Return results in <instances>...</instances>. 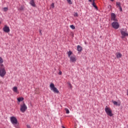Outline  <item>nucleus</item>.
Wrapping results in <instances>:
<instances>
[{
    "instance_id": "f257e3e1",
    "label": "nucleus",
    "mask_w": 128,
    "mask_h": 128,
    "mask_svg": "<svg viewBox=\"0 0 128 128\" xmlns=\"http://www.w3.org/2000/svg\"><path fill=\"white\" fill-rule=\"evenodd\" d=\"M6 68H4V64H0V76L1 78H4V76H6Z\"/></svg>"
},
{
    "instance_id": "c756f323",
    "label": "nucleus",
    "mask_w": 128,
    "mask_h": 128,
    "mask_svg": "<svg viewBox=\"0 0 128 128\" xmlns=\"http://www.w3.org/2000/svg\"><path fill=\"white\" fill-rule=\"evenodd\" d=\"M62 71H60L58 73V74H59L60 76H62Z\"/></svg>"
},
{
    "instance_id": "5701e85b",
    "label": "nucleus",
    "mask_w": 128,
    "mask_h": 128,
    "mask_svg": "<svg viewBox=\"0 0 128 128\" xmlns=\"http://www.w3.org/2000/svg\"><path fill=\"white\" fill-rule=\"evenodd\" d=\"M116 6H118V8H119L120 6V2H116Z\"/></svg>"
},
{
    "instance_id": "423d86ee",
    "label": "nucleus",
    "mask_w": 128,
    "mask_h": 128,
    "mask_svg": "<svg viewBox=\"0 0 128 128\" xmlns=\"http://www.w3.org/2000/svg\"><path fill=\"white\" fill-rule=\"evenodd\" d=\"M112 26L114 28L115 30H118V28H120V24L118 22V21H114V22H112Z\"/></svg>"
},
{
    "instance_id": "a211bd4d",
    "label": "nucleus",
    "mask_w": 128,
    "mask_h": 128,
    "mask_svg": "<svg viewBox=\"0 0 128 128\" xmlns=\"http://www.w3.org/2000/svg\"><path fill=\"white\" fill-rule=\"evenodd\" d=\"M92 6H93L94 8H95L96 10H98V6L96 5V2H92Z\"/></svg>"
},
{
    "instance_id": "9b49d317",
    "label": "nucleus",
    "mask_w": 128,
    "mask_h": 128,
    "mask_svg": "<svg viewBox=\"0 0 128 128\" xmlns=\"http://www.w3.org/2000/svg\"><path fill=\"white\" fill-rule=\"evenodd\" d=\"M30 4L32 6H36V3H34V0H30Z\"/></svg>"
},
{
    "instance_id": "393cba45",
    "label": "nucleus",
    "mask_w": 128,
    "mask_h": 128,
    "mask_svg": "<svg viewBox=\"0 0 128 128\" xmlns=\"http://www.w3.org/2000/svg\"><path fill=\"white\" fill-rule=\"evenodd\" d=\"M74 16L76 17V18H78V12H75L74 14Z\"/></svg>"
},
{
    "instance_id": "aec40b11",
    "label": "nucleus",
    "mask_w": 128,
    "mask_h": 128,
    "mask_svg": "<svg viewBox=\"0 0 128 128\" xmlns=\"http://www.w3.org/2000/svg\"><path fill=\"white\" fill-rule=\"evenodd\" d=\"M67 0V2L69 4H72V0Z\"/></svg>"
},
{
    "instance_id": "b1692460",
    "label": "nucleus",
    "mask_w": 128,
    "mask_h": 128,
    "mask_svg": "<svg viewBox=\"0 0 128 128\" xmlns=\"http://www.w3.org/2000/svg\"><path fill=\"white\" fill-rule=\"evenodd\" d=\"M4 62V60L2 57H0V64H2Z\"/></svg>"
},
{
    "instance_id": "bb28decb",
    "label": "nucleus",
    "mask_w": 128,
    "mask_h": 128,
    "mask_svg": "<svg viewBox=\"0 0 128 128\" xmlns=\"http://www.w3.org/2000/svg\"><path fill=\"white\" fill-rule=\"evenodd\" d=\"M20 10H24V7H22V6H21L20 8Z\"/></svg>"
},
{
    "instance_id": "0eeeda50",
    "label": "nucleus",
    "mask_w": 128,
    "mask_h": 128,
    "mask_svg": "<svg viewBox=\"0 0 128 128\" xmlns=\"http://www.w3.org/2000/svg\"><path fill=\"white\" fill-rule=\"evenodd\" d=\"M26 110H28V107L24 103L22 105H20V110L22 112H24Z\"/></svg>"
},
{
    "instance_id": "a878e982",
    "label": "nucleus",
    "mask_w": 128,
    "mask_h": 128,
    "mask_svg": "<svg viewBox=\"0 0 128 128\" xmlns=\"http://www.w3.org/2000/svg\"><path fill=\"white\" fill-rule=\"evenodd\" d=\"M52 8H54V3H52L51 5Z\"/></svg>"
},
{
    "instance_id": "f8f14e48",
    "label": "nucleus",
    "mask_w": 128,
    "mask_h": 128,
    "mask_svg": "<svg viewBox=\"0 0 128 128\" xmlns=\"http://www.w3.org/2000/svg\"><path fill=\"white\" fill-rule=\"evenodd\" d=\"M77 50L78 52H82V46H80L78 45L77 46Z\"/></svg>"
},
{
    "instance_id": "1a4fd4ad",
    "label": "nucleus",
    "mask_w": 128,
    "mask_h": 128,
    "mask_svg": "<svg viewBox=\"0 0 128 128\" xmlns=\"http://www.w3.org/2000/svg\"><path fill=\"white\" fill-rule=\"evenodd\" d=\"M3 30L4 32L8 33L10 32V27H8V26L5 25L4 28H3Z\"/></svg>"
},
{
    "instance_id": "f03ea898",
    "label": "nucleus",
    "mask_w": 128,
    "mask_h": 128,
    "mask_svg": "<svg viewBox=\"0 0 128 128\" xmlns=\"http://www.w3.org/2000/svg\"><path fill=\"white\" fill-rule=\"evenodd\" d=\"M51 90H52L54 94H58L60 91L56 86H54V83H51L50 86Z\"/></svg>"
},
{
    "instance_id": "f3484780",
    "label": "nucleus",
    "mask_w": 128,
    "mask_h": 128,
    "mask_svg": "<svg viewBox=\"0 0 128 128\" xmlns=\"http://www.w3.org/2000/svg\"><path fill=\"white\" fill-rule=\"evenodd\" d=\"M113 104H114L115 106H120V104H118V102L116 101H113Z\"/></svg>"
},
{
    "instance_id": "f704fd0d",
    "label": "nucleus",
    "mask_w": 128,
    "mask_h": 128,
    "mask_svg": "<svg viewBox=\"0 0 128 128\" xmlns=\"http://www.w3.org/2000/svg\"><path fill=\"white\" fill-rule=\"evenodd\" d=\"M62 128H66L64 126H62Z\"/></svg>"
},
{
    "instance_id": "9d476101",
    "label": "nucleus",
    "mask_w": 128,
    "mask_h": 128,
    "mask_svg": "<svg viewBox=\"0 0 128 128\" xmlns=\"http://www.w3.org/2000/svg\"><path fill=\"white\" fill-rule=\"evenodd\" d=\"M70 60L72 62H76V56L74 55L70 56Z\"/></svg>"
},
{
    "instance_id": "7ed1b4c3",
    "label": "nucleus",
    "mask_w": 128,
    "mask_h": 128,
    "mask_svg": "<svg viewBox=\"0 0 128 128\" xmlns=\"http://www.w3.org/2000/svg\"><path fill=\"white\" fill-rule=\"evenodd\" d=\"M120 32L122 34V38H124L126 36H128V32H126V30H124V28H122L120 30Z\"/></svg>"
},
{
    "instance_id": "4be33fe9",
    "label": "nucleus",
    "mask_w": 128,
    "mask_h": 128,
    "mask_svg": "<svg viewBox=\"0 0 128 128\" xmlns=\"http://www.w3.org/2000/svg\"><path fill=\"white\" fill-rule=\"evenodd\" d=\"M65 110L66 112V114H70V110H68L67 108H65Z\"/></svg>"
},
{
    "instance_id": "cd10ccee",
    "label": "nucleus",
    "mask_w": 128,
    "mask_h": 128,
    "mask_svg": "<svg viewBox=\"0 0 128 128\" xmlns=\"http://www.w3.org/2000/svg\"><path fill=\"white\" fill-rule=\"evenodd\" d=\"M120 12H122V6H119Z\"/></svg>"
},
{
    "instance_id": "6e6552de",
    "label": "nucleus",
    "mask_w": 128,
    "mask_h": 128,
    "mask_svg": "<svg viewBox=\"0 0 128 128\" xmlns=\"http://www.w3.org/2000/svg\"><path fill=\"white\" fill-rule=\"evenodd\" d=\"M116 15L114 13L111 14V20H114V22H118V19H116Z\"/></svg>"
},
{
    "instance_id": "20e7f679",
    "label": "nucleus",
    "mask_w": 128,
    "mask_h": 128,
    "mask_svg": "<svg viewBox=\"0 0 128 128\" xmlns=\"http://www.w3.org/2000/svg\"><path fill=\"white\" fill-rule=\"evenodd\" d=\"M105 112L106 114L109 116H114V114H112V110L109 108H108V106H106L105 108Z\"/></svg>"
},
{
    "instance_id": "6ab92c4d",
    "label": "nucleus",
    "mask_w": 128,
    "mask_h": 128,
    "mask_svg": "<svg viewBox=\"0 0 128 128\" xmlns=\"http://www.w3.org/2000/svg\"><path fill=\"white\" fill-rule=\"evenodd\" d=\"M68 86L70 88H72V84H70V82H68Z\"/></svg>"
},
{
    "instance_id": "ddd939ff",
    "label": "nucleus",
    "mask_w": 128,
    "mask_h": 128,
    "mask_svg": "<svg viewBox=\"0 0 128 128\" xmlns=\"http://www.w3.org/2000/svg\"><path fill=\"white\" fill-rule=\"evenodd\" d=\"M116 56L117 58H122V54H120V52H118L116 54Z\"/></svg>"
},
{
    "instance_id": "473e14b6",
    "label": "nucleus",
    "mask_w": 128,
    "mask_h": 128,
    "mask_svg": "<svg viewBox=\"0 0 128 128\" xmlns=\"http://www.w3.org/2000/svg\"><path fill=\"white\" fill-rule=\"evenodd\" d=\"M111 2H114V0H110Z\"/></svg>"
},
{
    "instance_id": "412c9836",
    "label": "nucleus",
    "mask_w": 128,
    "mask_h": 128,
    "mask_svg": "<svg viewBox=\"0 0 128 128\" xmlns=\"http://www.w3.org/2000/svg\"><path fill=\"white\" fill-rule=\"evenodd\" d=\"M70 28H71L72 30H76V27L74 25H70Z\"/></svg>"
},
{
    "instance_id": "4468645a",
    "label": "nucleus",
    "mask_w": 128,
    "mask_h": 128,
    "mask_svg": "<svg viewBox=\"0 0 128 128\" xmlns=\"http://www.w3.org/2000/svg\"><path fill=\"white\" fill-rule=\"evenodd\" d=\"M24 100V99L22 97V98H18V100L19 102H22V100Z\"/></svg>"
},
{
    "instance_id": "72a5a7b5",
    "label": "nucleus",
    "mask_w": 128,
    "mask_h": 128,
    "mask_svg": "<svg viewBox=\"0 0 128 128\" xmlns=\"http://www.w3.org/2000/svg\"><path fill=\"white\" fill-rule=\"evenodd\" d=\"M94 0H93V2H94Z\"/></svg>"
},
{
    "instance_id": "dca6fc26",
    "label": "nucleus",
    "mask_w": 128,
    "mask_h": 128,
    "mask_svg": "<svg viewBox=\"0 0 128 128\" xmlns=\"http://www.w3.org/2000/svg\"><path fill=\"white\" fill-rule=\"evenodd\" d=\"M68 58H70V56H72V52L70 50L68 52Z\"/></svg>"
},
{
    "instance_id": "39448f33",
    "label": "nucleus",
    "mask_w": 128,
    "mask_h": 128,
    "mask_svg": "<svg viewBox=\"0 0 128 128\" xmlns=\"http://www.w3.org/2000/svg\"><path fill=\"white\" fill-rule=\"evenodd\" d=\"M10 120L14 126H16V124H18V119L15 116H12L10 118Z\"/></svg>"
},
{
    "instance_id": "2eb2a0df",
    "label": "nucleus",
    "mask_w": 128,
    "mask_h": 128,
    "mask_svg": "<svg viewBox=\"0 0 128 128\" xmlns=\"http://www.w3.org/2000/svg\"><path fill=\"white\" fill-rule=\"evenodd\" d=\"M13 92H18V88L16 86L14 87Z\"/></svg>"
},
{
    "instance_id": "2f4dec72",
    "label": "nucleus",
    "mask_w": 128,
    "mask_h": 128,
    "mask_svg": "<svg viewBox=\"0 0 128 128\" xmlns=\"http://www.w3.org/2000/svg\"><path fill=\"white\" fill-rule=\"evenodd\" d=\"M88 1L90 2H92V0H88Z\"/></svg>"
},
{
    "instance_id": "c85d7f7f",
    "label": "nucleus",
    "mask_w": 128,
    "mask_h": 128,
    "mask_svg": "<svg viewBox=\"0 0 128 128\" xmlns=\"http://www.w3.org/2000/svg\"><path fill=\"white\" fill-rule=\"evenodd\" d=\"M4 12H6L8 10V8H4Z\"/></svg>"
},
{
    "instance_id": "7c9ffc66",
    "label": "nucleus",
    "mask_w": 128,
    "mask_h": 128,
    "mask_svg": "<svg viewBox=\"0 0 128 128\" xmlns=\"http://www.w3.org/2000/svg\"><path fill=\"white\" fill-rule=\"evenodd\" d=\"M40 34L41 36L42 34V30H40Z\"/></svg>"
},
{
    "instance_id": "c9c22d12",
    "label": "nucleus",
    "mask_w": 128,
    "mask_h": 128,
    "mask_svg": "<svg viewBox=\"0 0 128 128\" xmlns=\"http://www.w3.org/2000/svg\"><path fill=\"white\" fill-rule=\"evenodd\" d=\"M0 24H1V22H0Z\"/></svg>"
}]
</instances>
